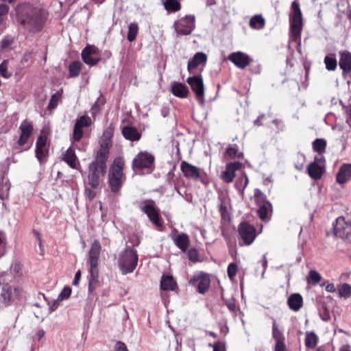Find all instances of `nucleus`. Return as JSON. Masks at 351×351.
I'll use <instances>...</instances> for the list:
<instances>
[{"mask_svg":"<svg viewBox=\"0 0 351 351\" xmlns=\"http://www.w3.org/2000/svg\"><path fill=\"white\" fill-rule=\"evenodd\" d=\"M101 251L100 243H93L88 253L89 264V282L88 291H93L97 284L99 278V260Z\"/></svg>","mask_w":351,"mask_h":351,"instance_id":"nucleus-1","label":"nucleus"},{"mask_svg":"<svg viewBox=\"0 0 351 351\" xmlns=\"http://www.w3.org/2000/svg\"><path fill=\"white\" fill-rule=\"evenodd\" d=\"M125 162L122 157H117L111 165L108 173V184L110 190L115 194L119 193L121 188L125 181L123 169Z\"/></svg>","mask_w":351,"mask_h":351,"instance_id":"nucleus-2","label":"nucleus"},{"mask_svg":"<svg viewBox=\"0 0 351 351\" xmlns=\"http://www.w3.org/2000/svg\"><path fill=\"white\" fill-rule=\"evenodd\" d=\"M138 256L134 247L127 246L119 254L118 265L123 275L132 273L136 268Z\"/></svg>","mask_w":351,"mask_h":351,"instance_id":"nucleus-3","label":"nucleus"},{"mask_svg":"<svg viewBox=\"0 0 351 351\" xmlns=\"http://www.w3.org/2000/svg\"><path fill=\"white\" fill-rule=\"evenodd\" d=\"M140 210L147 215L149 221L158 229H162L163 227V219L160 215L159 209L152 199H145L140 203Z\"/></svg>","mask_w":351,"mask_h":351,"instance_id":"nucleus-4","label":"nucleus"},{"mask_svg":"<svg viewBox=\"0 0 351 351\" xmlns=\"http://www.w3.org/2000/svg\"><path fill=\"white\" fill-rule=\"evenodd\" d=\"M23 293V289L19 286L12 287L8 284H4L0 293V308L10 306L16 299L21 298Z\"/></svg>","mask_w":351,"mask_h":351,"instance_id":"nucleus-5","label":"nucleus"},{"mask_svg":"<svg viewBox=\"0 0 351 351\" xmlns=\"http://www.w3.org/2000/svg\"><path fill=\"white\" fill-rule=\"evenodd\" d=\"M289 23L291 37L293 40H297L300 36L302 28V17L300 4L295 1L291 4Z\"/></svg>","mask_w":351,"mask_h":351,"instance_id":"nucleus-6","label":"nucleus"},{"mask_svg":"<svg viewBox=\"0 0 351 351\" xmlns=\"http://www.w3.org/2000/svg\"><path fill=\"white\" fill-rule=\"evenodd\" d=\"M254 197L258 206L257 210L258 217L263 221H269L272 213L271 204L267 200L265 195L259 189L255 190Z\"/></svg>","mask_w":351,"mask_h":351,"instance_id":"nucleus-7","label":"nucleus"},{"mask_svg":"<svg viewBox=\"0 0 351 351\" xmlns=\"http://www.w3.org/2000/svg\"><path fill=\"white\" fill-rule=\"evenodd\" d=\"M333 232L335 238L341 240H351V221H346L345 217L341 216L336 219L333 223Z\"/></svg>","mask_w":351,"mask_h":351,"instance_id":"nucleus-8","label":"nucleus"},{"mask_svg":"<svg viewBox=\"0 0 351 351\" xmlns=\"http://www.w3.org/2000/svg\"><path fill=\"white\" fill-rule=\"evenodd\" d=\"M154 157L147 152L138 153L134 158L132 168L139 170H145L147 173L154 169Z\"/></svg>","mask_w":351,"mask_h":351,"instance_id":"nucleus-9","label":"nucleus"},{"mask_svg":"<svg viewBox=\"0 0 351 351\" xmlns=\"http://www.w3.org/2000/svg\"><path fill=\"white\" fill-rule=\"evenodd\" d=\"M106 173V167L90 163L87 176L88 184L93 189H97Z\"/></svg>","mask_w":351,"mask_h":351,"instance_id":"nucleus-10","label":"nucleus"},{"mask_svg":"<svg viewBox=\"0 0 351 351\" xmlns=\"http://www.w3.org/2000/svg\"><path fill=\"white\" fill-rule=\"evenodd\" d=\"M19 22L32 32H38L45 25V20L38 12L28 14L25 18L19 17Z\"/></svg>","mask_w":351,"mask_h":351,"instance_id":"nucleus-11","label":"nucleus"},{"mask_svg":"<svg viewBox=\"0 0 351 351\" xmlns=\"http://www.w3.org/2000/svg\"><path fill=\"white\" fill-rule=\"evenodd\" d=\"M195 18L194 16H186L173 23L177 36L190 34L194 29Z\"/></svg>","mask_w":351,"mask_h":351,"instance_id":"nucleus-12","label":"nucleus"},{"mask_svg":"<svg viewBox=\"0 0 351 351\" xmlns=\"http://www.w3.org/2000/svg\"><path fill=\"white\" fill-rule=\"evenodd\" d=\"M187 83L191 86V89L195 94L197 101L201 104H204V87L203 80L200 76L189 77L186 80Z\"/></svg>","mask_w":351,"mask_h":351,"instance_id":"nucleus-13","label":"nucleus"},{"mask_svg":"<svg viewBox=\"0 0 351 351\" xmlns=\"http://www.w3.org/2000/svg\"><path fill=\"white\" fill-rule=\"evenodd\" d=\"M47 132L43 130L36 143V156L40 164L45 162L47 156Z\"/></svg>","mask_w":351,"mask_h":351,"instance_id":"nucleus-14","label":"nucleus"},{"mask_svg":"<svg viewBox=\"0 0 351 351\" xmlns=\"http://www.w3.org/2000/svg\"><path fill=\"white\" fill-rule=\"evenodd\" d=\"M189 283L191 285H197V291L199 293L204 294L208 291L210 287V280L207 274L201 272L194 275L193 278L190 279Z\"/></svg>","mask_w":351,"mask_h":351,"instance_id":"nucleus-15","label":"nucleus"},{"mask_svg":"<svg viewBox=\"0 0 351 351\" xmlns=\"http://www.w3.org/2000/svg\"><path fill=\"white\" fill-rule=\"evenodd\" d=\"M82 58L86 64H97L100 61L98 49L95 46L88 45L82 52Z\"/></svg>","mask_w":351,"mask_h":351,"instance_id":"nucleus-16","label":"nucleus"},{"mask_svg":"<svg viewBox=\"0 0 351 351\" xmlns=\"http://www.w3.org/2000/svg\"><path fill=\"white\" fill-rule=\"evenodd\" d=\"M20 136L17 141V144L19 146H23L25 145L34 131V126L32 121L29 120H24L21 122L19 126Z\"/></svg>","mask_w":351,"mask_h":351,"instance_id":"nucleus-17","label":"nucleus"},{"mask_svg":"<svg viewBox=\"0 0 351 351\" xmlns=\"http://www.w3.org/2000/svg\"><path fill=\"white\" fill-rule=\"evenodd\" d=\"M228 59L240 69H245L251 62L248 55L241 52H234L228 56Z\"/></svg>","mask_w":351,"mask_h":351,"instance_id":"nucleus-18","label":"nucleus"},{"mask_svg":"<svg viewBox=\"0 0 351 351\" xmlns=\"http://www.w3.org/2000/svg\"><path fill=\"white\" fill-rule=\"evenodd\" d=\"M180 169L184 177L188 179L196 180L200 177V169L186 161L181 162Z\"/></svg>","mask_w":351,"mask_h":351,"instance_id":"nucleus-19","label":"nucleus"},{"mask_svg":"<svg viewBox=\"0 0 351 351\" xmlns=\"http://www.w3.org/2000/svg\"><path fill=\"white\" fill-rule=\"evenodd\" d=\"M239 232L244 241H253L256 235L254 226L247 222H243L239 225Z\"/></svg>","mask_w":351,"mask_h":351,"instance_id":"nucleus-20","label":"nucleus"},{"mask_svg":"<svg viewBox=\"0 0 351 351\" xmlns=\"http://www.w3.org/2000/svg\"><path fill=\"white\" fill-rule=\"evenodd\" d=\"M339 67L343 71V75L345 76L351 73V53L348 51H339Z\"/></svg>","mask_w":351,"mask_h":351,"instance_id":"nucleus-21","label":"nucleus"},{"mask_svg":"<svg viewBox=\"0 0 351 351\" xmlns=\"http://www.w3.org/2000/svg\"><path fill=\"white\" fill-rule=\"evenodd\" d=\"M242 164L239 162L228 163L226 165V170L222 173V178L226 182H232L235 177V171L241 168Z\"/></svg>","mask_w":351,"mask_h":351,"instance_id":"nucleus-22","label":"nucleus"},{"mask_svg":"<svg viewBox=\"0 0 351 351\" xmlns=\"http://www.w3.org/2000/svg\"><path fill=\"white\" fill-rule=\"evenodd\" d=\"M351 178V164H343L337 175L336 181L337 183L343 184L347 182Z\"/></svg>","mask_w":351,"mask_h":351,"instance_id":"nucleus-23","label":"nucleus"},{"mask_svg":"<svg viewBox=\"0 0 351 351\" xmlns=\"http://www.w3.org/2000/svg\"><path fill=\"white\" fill-rule=\"evenodd\" d=\"M109 156V147L107 146L101 145L97 151L95 159L91 162L97 166L104 167L106 168V161Z\"/></svg>","mask_w":351,"mask_h":351,"instance_id":"nucleus-24","label":"nucleus"},{"mask_svg":"<svg viewBox=\"0 0 351 351\" xmlns=\"http://www.w3.org/2000/svg\"><path fill=\"white\" fill-rule=\"evenodd\" d=\"M324 172V167L323 165L319 164L317 159L311 163L308 167V173L309 176L314 180H319L322 178Z\"/></svg>","mask_w":351,"mask_h":351,"instance_id":"nucleus-25","label":"nucleus"},{"mask_svg":"<svg viewBox=\"0 0 351 351\" xmlns=\"http://www.w3.org/2000/svg\"><path fill=\"white\" fill-rule=\"evenodd\" d=\"M171 91L173 95L180 98H186L189 94V89L186 85L180 82H173Z\"/></svg>","mask_w":351,"mask_h":351,"instance_id":"nucleus-26","label":"nucleus"},{"mask_svg":"<svg viewBox=\"0 0 351 351\" xmlns=\"http://www.w3.org/2000/svg\"><path fill=\"white\" fill-rule=\"evenodd\" d=\"M207 60L206 55L203 52L197 53L193 59L188 62V71L191 72L193 70L196 69L199 64L206 63Z\"/></svg>","mask_w":351,"mask_h":351,"instance_id":"nucleus-27","label":"nucleus"},{"mask_svg":"<svg viewBox=\"0 0 351 351\" xmlns=\"http://www.w3.org/2000/svg\"><path fill=\"white\" fill-rule=\"evenodd\" d=\"M289 307L293 311H298L303 305V298L299 293L291 294L287 300Z\"/></svg>","mask_w":351,"mask_h":351,"instance_id":"nucleus-28","label":"nucleus"},{"mask_svg":"<svg viewBox=\"0 0 351 351\" xmlns=\"http://www.w3.org/2000/svg\"><path fill=\"white\" fill-rule=\"evenodd\" d=\"M63 160L66 162L71 168L77 169L78 160L75 150L71 147L68 148L64 154Z\"/></svg>","mask_w":351,"mask_h":351,"instance_id":"nucleus-29","label":"nucleus"},{"mask_svg":"<svg viewBox=\"0 0 351 351\" xmlns=\"http://www.w3.org/2000/svg\"><path fill=\"white\" fill-rule=\"evenodd\" d=\"M160 286L162 290L174 291L177 288V283L171 276L163 275Z\"/></svg>","mask_w":351,"mask_h":351,"instance_id":"nucleus-30","label":"nucleus"},{"mask_svg":"<svg viewBox=\"0 0 351 351\" xmlns=\"http://www.w3.org/2000/svg\"><path fill=\"white\" fill-rule=\"evenodd\" d=\"M122 134L126 139L131 141H138L141 138V134L133 127L126 126L123 128Z\"/></svg>","mask_w":351,"mask_h":351,"instance_id":"nucleus-31","label":"nucleus"},{"mask_svg":"<svg viewBox=\"0 0 351 351\" xmlns=\"http://www.w3.org/2000/svg\"><path fill=\"white\" fill-rule=\"evenodd\" d=\"M265 25V21L261 15H255L250 21V26L254 29H261Z\"/></svg>","mask_w":351,"mask_h":351,"instance_id":"nucleus-32","label":"nucleus"},{"mask_svg":"<svg viewBox=\"0 0 351 351\" xmlns=\"http://www.w3.org/2000/svg\"><path fill=\"white\" fill-rule=\"evenodd\" d=\"M318 343V337L314 332H307L306 333L305 346L308 348L313 349Z\"/></svg>","mask_w":351,"mask_h":351,"instance_id":"nucleus-33","label":"nucleus"},{"mask_svg":"<svg viewBox=\"0 0 351 351\" xmlns=\"http://www.w3.org/2000/svg\"><path fill=\"white\" fill-rule=\"evenodd\" d=\"M247 184L248 178L245 173H243L237 178L235 182V187L243 195L244 193V189L247 186Z\"/></svg>","mask_w":351,"mask_h":351,"instance_id":"nucleus-34","label":"nucleus"},{"mask_svg":"<svg viewBox=\"0 0 351 351\" xmlns=\"http://www.w3.org/2000/svg\"><path fill=\"white\" fill-rule=\"evenodd\" d=\"M164 6L169 12H176L181 9V5L177 0H166Z\"/></svg>","mask_w":351,"mask_h":351,"instance_id":"nucleus-35","label":"nucleus"},{"mask_svg":"<svg viewBox=\"0 0 351 351\" xmlns=\"http://www.w3.org/2000/svg\"><path fill=\"white\" fill-rule=\"evenodd\" d=\"M92 125V120L90 117L87 115H82L76 120L75 129L77 130L78 128H84L89 127Z\"/></svg>","mask_w":351,"mask_h":351,"instance_id":"nucleus-36","label":"nucleus"},{"mask_svg":"<svg viewBox=\"0 0 351 351\" xmlns=\"http://www.w3.org/2000/svg\"><path fill=\"white\" fill-rule=\"evenodd\" d=\"M92 125V120L90 117L87 115H82L76 120L75 129L77 130L78 128H84L89 127Z\"/></svg>","mask_w":351,"mask_h":351,"instance_id":"nucleus-37","label":"nucleus"},{"mask_svg":"<svg viewBox=\"0 0 351 351\" xmlns=\"http://www.w3.org/2000/svg\"><path fill=\"white\" fill-rule=\"evenodd\" d=\"M272 337L276 341V343L285 342V336L282 332L278 328L276 321L274 322L272 325Z\"/></svg>","mask_w":351,"mask_h":351,"instance_id":"nucleus-38","label":"nucleus"},{"mask_svg":"<svg viewBox=\"0 0 351 351\" xmlns=\"http://www.w3.org/2000/svg\"><path fill=\"white\" fill-rule=\"evenodd\" d=\"M326 147V141L323 138H317L313 143V148L315 152L319 154L325 152Z\"/></svg>","mask_w":351,"mask_h":351,"instance_id":"nucleus-39","label":"nucleus"},{"mask_svg":"<svg viewBox=\"0 0 351 351\" xmlns=\"http://www.w3.org/2000/svg\"><path fill=\"white\" fill-rule=\"evenodd\" d=\"M82 63L79 61H73L69 66V75L71 77H77L81 71Z\"/></svg>","mask_w":351,"mask_h":351,"instance_id":"nucleus-40","label":"nucleus"},{"mask_svg":"<svg viewBox=\"0 0 351 351\" xmlns=\"http://www.w3.org/2000/svg\"><path fill=\"white\" fill-rule=\"evenodd\" d=\"M62 93V90L61 89V90L57 91L56 93H54L51 96V99L49 101V104L47 106L48 110H51L55 109L57 107L58 102L60 101V100L61 99Z\"/></svg>","mask_w":351,"mask_h":351,"instance_id":"nucleus-41","label":"nucleus"},{"mask_svg":"<svg viewBox=\"0 0 351 351\" xmlns=\"http://www.w3.org/2000/svg\"><path fill=\"white\" fill-rule=\"evenodd\" d=\"M138 32V26L136 23H131L128 26V40L130 42L134 41Z\"/></svg>","mask_w":351,"mask_h":351,"instance_id":"nucleus-42","label":"nucleus"},{"mask_svg":"<svg viewBox=\"0 0 351 351\" xmlns=\"http://www.w3.org/2000/svg\"><path fill=\"white\" fill-rule=\"evenodd\" d=\"M341 298H348L351 295V286L347 283L341 285L338 291Z\"/></svg>","mask_w":351,"mask_h":351,"instance_id":"nucleus-43","label":"nucleus"},{"mask_svg":"<svg viewBox=\"0 0 351 351\" xmlns=\"http://www.w3.org/2000/svg\"><path fill=\"white\" fill-rule=\"evenodd\" d=\"M321 280L320 274L315 270H311L307 277V282L309 284L315 285L319 282Z\"/></svg>","mask_w":351,"mask_h":351,"instance_id":"nucleus-44","label":"nucleus"},{"mask_svg":"<svg viewBox=\"0 0 351 351\" xmlns=\"http://www.w3.org/2000/svg\"><path fill=\"white\" fill-rule=\"evenodd\" d=\"M0 75L5 79L12 76V73L8 71V60H4L0 64Z\"/></svg>","mask_w":351,"mask_h":351,"instance_id":"nucleus-45","label":"nucleus"},{"mask_svg":"<svg viewBox=\"0 0 351 351\" xmlns=\"http://www.w3.org/2000/svg\"><path fill=\"white\" fill-rule=\"evenodd\" d=\"M9 10V6L3 3L0 4V25L6 21Z\"/></svg>","mask_w":351,"mask_h":351,"instance_id":"nucleus-46","label":"nucleus"},{"mask_svg":"<svg viewBox=\"0 0 351 351\" xmlns=\"http://www.w3.org/2000/svg\"><path fill=\"white\" fill-rule=\"evenodd\" d=\"M324 63L326 64V68L328 71H334L337 68V60L334 58L326 56L324 58Z\"/></svg>","mask_w":351,"mask_h":351,"instance_id":"nucleus-47","label":"nucleus"},{"mask_svg":"<svg viewBox=\"0 0 351 351\" xmlns=\"http://www.w3.org/2000/svg\"><path fill=\"white\" fill-rule=\"evenodd\" d=\"M226 155L230 158H239L241 153L239 152L238 148L236 145L231 146L226 149Z\"/></svg>","mask_w":351,"mask_h":351,"instance_id":"nucleus-48","label":"nucleus"},{"mask_svg":"<svg viewBox=\"0 0 351 351\" xmlns=\"http://www.w3.org/2000/svg\"><path fill=\"white\" fill-rule=\"evenodd\" d=\"M10 271L13 272L16 276H21L23 275V267L20 263H14L11 267Z\"/></svg>","mask_w":351,"mask_h":351,"instance_id":"nucleus-49","label":"nucleus"},{"mask_svg":"<svg viewBox=\"0 0 351 351\" xmlns=\"http://www.w3.org/2000/svg\"><path fill=\"white\" fill-rule=\"evenodd\" d=\"M83 134H84L83 128H78V130H77L75 129V125L73 131V135H72L73 142L80 141L82 139Z\"/></svg>","mask_w":351,"mask_h":351,"instance_id":"nucleus-50","label":"nucleus"},{"mask_svg":"<svg viewBox=\"0 0 351 351\" xmlns=\"http://www.w3.org/2000/svg\"><path fill=\"white\" fill-rule=\"evenodd\" d=\"M71 293V289L69 287H64L58 296V300H64L68 299Z\"/></svg>","mask_w":351,"mask_h":351,"instance_id":"nucleus-51","label":"nucleus"},{"mask_svg":"<svg viewBox=\"0 0 351 351\" xmlns=\"http://www.w3.org/2000/svg\"><path fill=\"white\" fill-rule=\"evenodd\" d=\"M237 266L235 263H231L228 265V275L230 277V278H232L234 277L237 274Z\"/></svg>","mask_w":351,"mask_h":351,"instance_id":"nucleus-52","label":"nucleus"},{"mask_svg":"<svg viewBox=\"0 0 351 351\" xmlns=\"http://www.w3.org/2000/svg\"><path fill=\"white\" fill-rule=\"evenodd\" d=\"M188 258L190 261H197L198 260V252L195 248H191L187 252Z\"/></svg>","mask_w":351,"mask_h":351,"instance_id":"nucleus-53","label":"nucleus"},{"mask_svg":"<svg viewBox=\"0 0 351 351\" xmlns=\"http://www.w3.org/2000/svg\"><path fill=\"white\" fill-rule=\"evenodd\" d=\"M95 189H93V188H86L85 189V191H84V193H85V196L89 199V200H92L93 199L96 195H97V193L96 191H95Z\"/></svg>","mask_w":351,"mask_h":351,"instance_id":"nucleus-54","label":"nucleus"},{"mask_svg":"<svg viewBox=\"0 0 351 351\" xmlns=\"http://www.w3.org/2000/svg\"><path fill=\"white\" fill-rule=\"evenodd\" d=\"M13 43V39L12 38L10 37V36H6L2 40H1V47L2 49H6L8 48L9 46H10L12 45V43Z\"/></svg>","mask_w":351,"mask_h":351,"instance_id":"nucleus-55","label":"nucleus"},{"mask_svg":"<svg viewBox=\"0 0 351 351\" xmlns=\"http://www.w3.org/2000/svg\"><path fill=\"white\" fill-rule=\"evenodd\" d=\"M115 351H128L125 343L122 341H117L114 347Z\"/></svg>","mask_w":351,"mask_h":351,"instance_id":"nucleus-56","label":"nucleus"},{"mask_svg":"<svg viewBox=\"0 0 351 351\" xmlns=\"http://www.w3.org/2000/svg\"><path fill=\"white\" fill-rule=\"evenodd\" d=\"M59 301L60 300H58V298L52 302L48 301V304L49 305V311L51 313L56 310L59 305Z\"/></svg>","mask_w":351,"mask_h":351,"instance_id":"nucleus-57","label":"nucleus"},{"mask_svg":"<svg viewBox=\"0 0 351 351\" xmlns=\"http://www.w3.org/2000/svg\"><path fill=\"white\" fill-rule=\"evenodd\" d=\"M346 123L351 126V106H349L347 107L346 110Z\"/></svg>","mask_w":351,"mask_h":351,"instance_id":"nucleus-58","label":"nucleus"},{"mask_svg":"<svg viewBox=\"0 0 351 351\" xmlns=\"http://www.w3.org/2000/svg\"><path fill=\"white\" fill-rule=\"evenodd\" d=\"M274 351H287L285 343L282 342L276 343Z\"/></svg>","mask_w":351,"mask_h":351,"instance_id":"nucleus-59","label":"nucleus"},{"mask_svg":"<svg viewBox=\"0 0 351 351\" xmlns=\"http://www.w3.org/2000/svg\"><path fill=\"white\" fill-rule=\"evenodd\" d=\"M226 306L228 309L232 312H235L237 311V306L235 304L234 301L229 300L226 302Z\"/></svg>","mask_w":351,"mask_h":351,"instance_id":"nucleus-60","label":"nucleus"},{"mask_svg":"<svg viewBox=\"0 0 351 351\" xmlns=\"http://www.w3.org/2000/svg\"><path fill=\"white\" fill-rule=\"evenodd\" d=\"M189 243H175V244L178 246L183 252H185L189 248Z\"/></svg>","mask_w":351,"mask_h":351,"instance_id":"nucleus-61","label":"nucleus"},{"mask_svg":"<svg viewBox=\"0 0 351 351\" xmlns=\"http://www.w3.org/2000/svg\"><path fill=\"white\" fill-rule=\"evenodd\" d=\"M114 128L112 125H110L104 132V136L106 137H111L113 134Z\"/></svg>","mask_w":351,"mask_h":351,"instance_id":"nucleus-62","label":"nucleus"},{"mask_svg":"<svg viewBox=\"0 0 351 351\" xmlns=\"http://www.w3.org/2000/svg\"><path fill=\"white\" fill-rule=\"evenodd\" d=\"M213 351H225V349L219 342H216L213 345Z\"/></svg>","mask_w":351,"mask_h":351,"instance_id":"nucleus-63","label":"nucleus"},{"mask_svg":"<svg viewBox=\"0 0 351 351\" xmlns=\"http://www.w3.org/2000/svg\"><path fill=\"white\" fill-rule=\"evenodd\" d=\"M326 291L329 293H334L336 291V287L333 283H329L326 287Z\"/></svg>","mask_w":351,"mask_h":351,"instance_id":"nucleus-64","label":"nucleus"}]
</instances>
